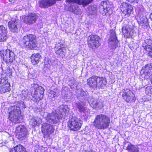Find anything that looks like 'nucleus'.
<instances>
[{"label": "nucleus", "mask_w": 152, "mask_h": 152, "mask_svg": "<svg viewBox=\"0 0 152 152\" xmlns=\"http://www.w3.org/2000/svg\"><path fill=\"white\" fill-rule=\"evenodd\" d=\"M26 106L24 102L20 101L18 103V105H15L11 107V109H13L9 114V119L11 121H15L19 122L22 120H20L22 117L21 115L20 108H25Z\"/></svg>", "instance_id": "obj_1"}, {"label": "nucleus", "mask_w": 152, "mask_h": 152, "mask_svg": "<svg viewBox=\"0 0 152 152\" xmlns=\"http://www.w3.org/2000/svg\"><path fill=\"white\" fill-rule=\"evenodd\" d=\"M110 123V118L107 115L101 114L96 116L94 124L96 128L102 129L108 127Z\"/></svg>", "instance_id": "obj_2"}, {"label": "nucleus", "mask_w": 152, "mask_h": 152, "mask_svg": "<svg viewBox=\"0 0 152 152\" xmlns=\"http://www.w3.org/2000/svg\"><path fill=\"white\" fill-rule=\"evenodd\" d=\"M88 85L94 88H104L106 85V79L102 77L93 76L87 79Z\"/></svg>", "instance_id": "obj_3"}, {"label": "nucleus", "mask_w": 152, "mask_h": 152, "mask_svg": "<svg viewBox=\"0 0 152 152\" xmlns=\"http://www.w3.org/2000/svg\"><path fill=\"white\" fill-rule=\"evenodd\" d=\"M0 56L3 61L7 64H11L15 60V55L13 52L9 49L0 51Z\"/></svg>", "instance_id": "obj_4"}, {"label": "nucleus", "mask_w": 152, "mask_h": 152, "mask_svg": "<svg viewBox=\"0 0 152 152\" xmlns=\"http://www.w3.org/2000/svg\"><path fill=\"white\" fill-rule=\"evenodd\" d=\"M22 42L26 48L30 49H34L37 46V42L36 37L31 34L24 36L22 39Z\"/></svg>", "instance_id": "obj_5"}, {"label": "nucleus", "mask_w": 152, "mask_h": 152, "mask_svg": "<svg viewBox=\"0 0 152 152\" xmlns=\"http://www.w3.org/2000/svg\"><path fill=\"white\" fill-rule=\"evenodd\" d=\"M99 37L97 35H91L87 39L88 46L93 49H95L100 45Z\"/></svg>", "instance_id": "obj_6"}, {"label": "nucleus", "mask_w": 152, "mask_h": 152, "mask_svg": "<svg viewBox=\"0 0 152 152\" xmlns=\"http://www.w3.org/2000/svg\"><path fill=\"white\" fill-rule=\"evenodd\" d=\"M77 118L73 117L68 122V126L71 130L77 131L80 129L82 125V123Z\"/></svg>", "instance_id": "obj_7"}, {"label": "nucleus", "mask_w": 152, "mask_h": 152, "mask_svg": "<svg viewBox=\"0 0 152 152\" xmlns=\"http://www.w3.org/2000/svg\"><path fill=\"white\" fill-rule=\"evenodd\" d=\"M122 91V97L125 101L129 103L135 102V97L131 90L125 88Z\"/></svg>", "instance_id": "obj_8"}, {"label": "nucleus", "mask_w": 152, "mask_h": 152, "mask_svg": "<svg viewBox=\"0 0 152 152\" xmlns=\"http://www.w3.org/2000/svg\"><path fill=\"white\" fill-rule=\"evenodd\" d=\"M8 26L10 31L14 33H18L21 27L20 20L16 19L11 20L9 22Z\"/></svg>", "instance_id": "obj_9"}, {"label": "nucleus", "mask_w": 152, "mask_h": 152, "mask_svg": "<svg viewBox=\"0 0 152 152\" xmlns=\"http://www.w3.org/2000/svg\"><path fill=\"white\" fill-rule=\"evenodd\" d=\"M109 3L107 1H102L101 2L99 7L100 12L103 15H105L107 13L109 15L112 13V5L109 4Z\"/></svg>", "instance_id": "obj_10"}, {"label": "nucleus", "mask_w": 152, "mask_h": 152, "mask_svg": "<svg viewBox=\"0 0 152 152\" xmlns=\"http://www.w3.org/2000/svg\"><path fill=\"white\" fill-rule=\"evenodd\" d=\"M10 85L8 82L7 77L0 78V93L3 94L10 90Z\"/></svg>", "instance_id": "obj_11"}, {"label": "nucleus", "mask_w": 152, "mask_h": 152, "mask_svg": "<svg viewBox=\"0 0 152 152\" xmlns=\"http://www.w3.org/2000/svg\"><path fill=\"white\" fill-rule=\"evenodd\" d=\"M15 133L16 137L20 140H23L26 138V128L24 126L20 125L16 128Z\"/></svg>", "instance_id": "obj_12"}, {"label": "nucleus", "mask_w": 152, "mask_h": 152, "mask_svg": "<svg viewBox=\"0 0 152 152\" xmlns=\"http://www.w3.org/2000/svg\"><path fill=\"white\" fill-rule=\"evenodd\" d=\"M87 100L90 106L94 109L98 110L102 108L103 107V101L101 99L91 97Z\"/></svg>", "instance_id": "obj_13"}, {"label": "nucleus", "mask_w": 152, "mask_h": 152, "mask_svg": "<svg viewBox=\"0 0 152 152\" xmlns=\"http://www.w3.org/2000/svg\"><path fill=\"white\" fill-rule=\"evenodd\" d=\"M120 9L123 14L126 16H130L133 12V8L131 5L126 2H123L120 5Z\"/></svg>", "instance_id": "obj_14"}, {"label": "nucleus", "mask_w": 152, "mask_h": 152, "mask_svg": "<svg viewBox=\"0 0 152 152\" xmlns=\"http://www.w3.org/2000/svg\"><path fill=\"white\" fill-rule=\"evenodd\" d=\"M118 41L116 35L115 31L111 30L110 38L108 40L109 47L112 49H115L118 46Z\"/></svg>", "instance_id": "obj_15"}, {"label": "nucleus", "mask_w": 152, "mask_h": 152, "mask_svg": "<svg viewBox=\"0 0 152 152\" xmlns=\"http://www.w3.org/2000/svg\"><path fill=\"white\" fill-rule=\"evenodd\" d=\"M61 116L57 113H48L45 117L47 122L52 124H55L58 123Z\"/></svg>", "instance_id": "obj_16"}, {"label": "nucleus", "mask_w": 152, "mask_h": 152, "mask_svg": "<svg viewBox=\"0 0 152 152\" xmlns=\"http://www.w3.org/2000/svg\"><path fill=\"white\" fill-rule=\"evenodd\" d=\"M23 18V22L28 25L32 24L35 23L38 18L37 15L34 13H29L25 16Z\"/></svg>", "instance_id": "obj_17"}, {"label": "nucleus", "mask_w": 152, "mask_h": 152, "mask_svg": "<svg viewBox=\"0 0 152 152\" xmlns=\"http://www.w3.org/2000/svg\"><path fill=\"white\" fill-rule=\"evenodd\" d=\"M54 130V126L50 124L44 123L42 124V131L45 134L50 135L53 133Z\"/></svg>", "instance_id": "obj_18"}, {"label": "nucleus", "mask_w": 152, "mask_h": 152, "mask_svg": "<svg viewBox=\"0 0 152 152\" xmlns=\"http://www.w3.org/2000/svg\"><path fill=\"white\" fill-rule=\"evenodd\" d=\"M142 71L143 72V75H145L146 78H148V77L151 76L150 81L152 83V64H148L144 67H143Z\"/></svg>", "instance_id": "obj_19"}, {"label": "nucleus", "mask_w": 152, "mask_h": 152, "mask_svg": "<svg viewBox=\"0 0 152 152\" xmlns=\"http://www.w3.org/2000/svg\"><path fill=\"white\" fill-rule=\"evenodd\" d=\"M61 0H40L39 1V6L41 8H47L55 4L56 1Z\"/></svg>", "instance_id": "obj_20"}, {"label": "nucleus", "mask_w": 152, "mask_h": 152, "mask_svg": "<svg viewBox=\"0 0 152 152\" xmlns=\"http://www.w3.org/2000/svg\"><path fill=\"white\" fill-rule=\"evenodd\" d=\"M122 31L124 36L127 37H132L134 35V31L132 26L127 25L122 28Z\"/></svg>", "instance_id": "obj_21"}, {"label": "nucleus", "mask_w": 152, "mask_h": 152, "mask_svg": "<svg viewBox=\"0 0 152 152\" xmlns=\"http://www.w3.org/2000/svg\"><path fill=\"white\" fill-rule=\"evenodd\" d=\"M69 109L67 105H61L56 110V111L58 113L61 118L63 116L66 115L69 111Z\"/></svg>", "instance_id": "obj_22"}, {"label": "nucleus", "mask_w": 152, "mask_h": 152, "mask_svg": "<svg viewBox=\"0 0 152 152\" xmlns=\"http://www.w3.org/2000/svg\"><path fill=\"white\" fill-rule=\"evenodd\" d=\"M73 106L77 108L80 113H86L88 112V109L84 107L83 103L82 102H76L74 103Z\"/></svg>", "instance_id": "obj_23"}, {"label": "nucleus", "mask_w": 152, "mask_h": 152, "mask_svg": "<svg viewBox=\"0 0 152 152\" xmlns=\"http://www.w3.org/2000/svg\"><path fill=\"white\" fill-rule=\"evenodd\" d=\"M43 93L42 91H34L30 99L34 101L38 102L43 98Z\"/></svg>", "instance_id": "obj_24"}, {"label": "nucleus", "mask_w": 152, "mask_h": 152, "mask_svg": "<svg viewBox=\"0 0 152 152\" xmlns=\"http://www.w3.org/2000/svg\"><path fill=\"white\" fill-rule=\"evenodd\" d=\"M7 38V29L3 25L0 26V42L4 41Z\"/></svg>", "instance_id": "obj_25"}, {"label": "nucleus", "mask_w": 152, "mask_h": 152, "mask_svg": "<svg viewBox=\"0 0 152 152\" xmlns=\"http://www.w3.org/2000/svg\"><path fill=\"white\" fill-rule=\"evenodd\" d=\"M66 1L69 3L75 2L79 4H82L85 6L89 4L91 1V0H66Z\"/></svg>", "instance_id": "obj_26"}, {"label": "nucleus", "mask_w": 152, "mask_h": 152, "mask_svg": "<svg viewBox=\"0 0 152 152\" xmlns=\"http://www.w3.org/2000/svg\"><path fill=\"white\" fill-rule=\"evenodd\" d=\"M41 122V118L38 117H34L31 119L29 121V124L32 127H34L38 126Z\"/></svg>", "instance_id": "obj_27"}, {"label": "nucleus", "mask_w": 152, "mask_h": 152, "mask_svg": "<svg viewBox=\"0 0 152 152\" xmlns=\"http://www.w3.org/2000/svg\"><path fill=\"white\" fill-rule=\"evenodd\" d=\"M41 58V56L39 53H34L32 54L31 59V62L33 65L38 64Z\"/></svg>", "instance_id": "obj_28"}, {"label": "nucleus", "mask_w": 152, "mask_h": 152, "mask_svg": "<svg viewBox=\"0 0 152 152\" xmlns=\"http://www.w3.org/2000/svg\"><path fill=\"white\" fill-rule=\"evenodd\" d=\"M63 49L61 47V44L60 43H58L55 45L54 48L55 52L56 54L58 55L62 54V56L64 57L65 56V53L63 50Z\"/></svg>", "instance_id": "obj_29"}, {"label": "nucleus", "mask_w": 152, "mask_h": 152, "mask_svg": "<svg viewBox=\"0 0 152 152\" xmlns=\"http://www.w3.org/2000/svg\"><path fill=\"white\" fill-rule=\"evenodd\" d=\"M10 152H27L26 148L22 145H18L11 149Z\"/></svg>", "instance_id": "obj_30"}, {"label": "nucleus", "mask_w": 152, "mask_h": 152, "mask_svg": "<svg viewBox=\"0 0 152 152\" xmlns=\"http://www.w3.org/2000/svg\"><path fill=\"white\" fill-rule=\"evenodd\" d=\"M69 8L71 11L76 14H80L81 13V10L77 4H75L74 5L71 6Z\"/></svg>", "instance_id": "obj_31"}, {"label": "nucleus", "mask_w": 152, "mask_h": 152, "mask_svg": "<svg viewBox=\"0 0 152 152\" xmlns=\"http://www.w3.org/2000/svg\"><path fill=\"white\" fill-rule=\"evenodd\" d=\"M127 149L132 152H139V148L137 146H135L131 144L128 145L127 147Z\"/></svg>", "instance_id": "obj_32"}, {"label": "nucleus", "mask_w": 152, "mask_h": 152, "mask_svg": "<svg viewBox=\"0 0 152 152\" xmlns=\"http://www.w3.org/2000/svg\"><path fill=\"white\" fill-rule=\"evenodd\" d=\"M89 15H95L97 13V8L96 6H90L88 8Z\"/></svg>", "instance_id": "obj_33"}, {"label": "nucleus", "mask_w": 152, "mask_h": 152, "mask_svg": "<svg viewBox=\"0 0 152 152\" xmlns=\"http://www.w3.org/2000/svg\"><path fill=\"white\" fill-rule=\"evenodd\" d=\"M143 47L144 50L146 49L147 48H152V40H146L145 41V44L143 45Z\"/></svg>", "instance_id": "obj_34"}, {"label": "nucleus", "mask_w": 152, "mask_h": 152, "mask_svg": "<svg viewBox=\"0 0 152 152\" xmlns=\"http://www.w3.org/2000/svg\"><path fill=\"white\" fill-rule=\"evenodd\" d=\"M140 22L141 23H142L144 25L147 26L148 25V19L145 16H144L142 14H141L140 16Z\"/></svg>", "instance_id": "obj_35"}, {"label": "nucleus", "mask_w": 152, "mask_h": 152, "mask_svg": "<svg viewBox=\"0 0 152 152\" xmlns=\"http://www.w3.org/2000/svg\"><path fill=\"white\" fill-rule=\"evenodd\" d=\"M79 91V92L78 93L80 94V96L86 100L87 99L88 97V93L86 91H83L82 89H81L80 91Z\"/></svg>", "instance_id": "obj_36"}, {"label": "nucleus", "mask_w": 152, "mask_h": 152, "mask_svg": "<svg viewBox=\"0 0 152 152\" xmlns=\"http://www.w3.org/2000/svg\"><path fill=\"white\" fill-rule=\"evenodd\" d=\"M31 88L34 90V91H41V90L44 89L41 86H39L37 84L34 83L31 85Z\"/></svg>", "instance_id": "obj_37"}, {"label": "nucleus", "mask_w": 152, "mask_h": 152, "mask_svg": "<svg viewBox=\"0 0 152 152\" xmlns=\"http://www.w3.org/2000/svg\"><path fill=\"white\" fill-rule=\"evenodd\" d=\"M22 96V98H23V99H28L29 98H30L31 97V96L30 94H29L27 91H23Z\"/></svg>", "instance_id": "obj_38"}, {"label": "nucleus", "mask_w": 152, "mask_h": 152, "mask_svg": "<svg viewBox=\"0 0 152 152\" xmlns=\"http://www.w3.org/2000/svg\"><path fill=\"white\" fill-rule=\"evenodd\" d=\"M145 92L146 94L151 96L152 94V87L150 86L146 87Z\"/></svg>", "instance_id": "obj_39"}, {"label": "nucleus", "mask_w": 152, "mask_h": 152, "mask_svg": "<svg viewBox=\"0 0 152 152\" xmlns=\"http://www.w3.org/2000/svg\"><path fill=\"white\" fill-rule=\"evenodd\" d=\"M145 53L151 57L152 58V48H147V49L145 50Z\"/></svg>", "instance_id": "obj_40"}, {"label": "nucleus", "mask_w": 152, "mask_h": 152, "mask_svg": "<svg viewBox=\"0 0 152 152\" xmlns=\"http://www.w3.org/2000/svg\"><path fill=\"white\" fill-rule=\"evenodd\" d=\"M129 2L134 4H137L138 3L139 0H126Z\"/></svg>", "instance_id": "obj_41"}, {"label": "nucleus", "mask_w": 152, "mask_h": 152, "mask_svg": "<svg viewBox=\"0 0 152 152\" xmlns=\"http://www.w3.org/2000/svg\"><path fill=\"white\" fill-rule=\"evenodd\" d=\"M146 3L148 7L152 5V0H145Z\"/></svg>", "instance_id": "obj_42"}, {"label": "nucleus", "mask_w": 152, "mask_h": 152, "mask_svg": "<svg viewBox=\"0 0 152 152\" xmlns=\"http://www.w3.org/2000/svg\"><path fill=\"white\" fill-rule=\"evenodd\" d=\"M72 82L73 83H72L73 85H71V88H74L75 87H76L77 86V85H76L75 84V81L73 80L72 81Z\"/></svg>", "instance_id": "obj_43"}, {"label": "nucleus", "mask_w": 152, "mask_h": 152, "mask_svg": "<svg viewBox=\"0 0 152 152\" xmlns=\"http://www.w3.org/2000/svg\"><path fill=\"white\" fill-rule=\"evenodd\" d=\"M50 92H51V94H53V97H54L55 96H56V91H50Z\"/></svg>", "instance_id": "obj_44"}, {"label": "nucleus", "mask_w": 152, "mask_h": 152, "mask_svg": "<svg viewBox=\"0 0 152 152\" xmlns=\"http://www.w3.org/2000/svg\"><path fill=\"white\" fill-rule=\"evenodd\" d=\"M83 152H94L92 150H89L87 151L85 150Z\"/></svg>", "instance_id": "obj_45"}, {"label": "nucleus", "mask_w": 152, "mask_h": 152, "mask_svg": "<svg viewBox=\"0 0 152 152\" xmlns=\"http://www.w3.org/2000/svg\"><path fill=\"white\" fill-rule=\"evenodd\" d=\"M17 0H9V1L11 2L12 3H14Z\"/></svg>", "instance_id": "obj_46"}, {"label": "nucleus", "mask_w": 152, "mask_h": 152, "mask_svg": "<svg viewBox=\"0 0 152 152\" xmlns=\"http://www.w3.org/2000/svg\"><path fill=\"white\" fill-rule=\"evenodd\" d=\"M48 61V62H48V64H49V65H51V64H52V63H51V61H50V60H49Z\"/></svg>", "instance_id": "obj_47"}, {"label": "nucleus", "mask_w": 152, "mask_h": 152, "mask_svg": "<svg viewBox=\"0 0 152 152\" xmlns=\"http://www.w3.org/2000/svg\"><path fill=\"white\" fill-rule=\"evenodd\" d=\"M151 17H152V14H151Z\"/></svg>", "instance_id": "obj_48"}]
</instances>
